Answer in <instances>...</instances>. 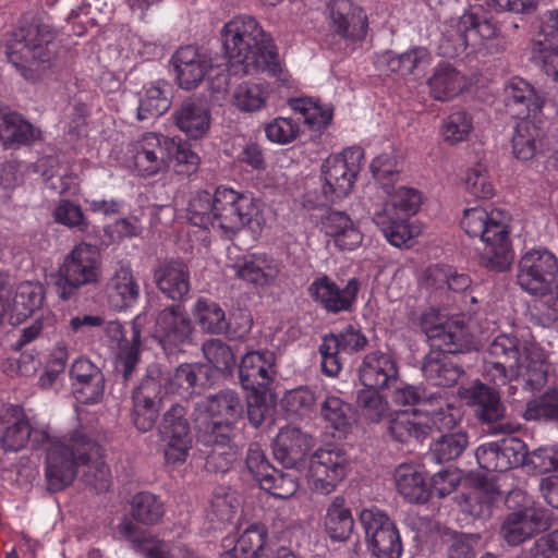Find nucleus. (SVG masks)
<instances>
[{
  "mask_svg": "<svg viewBox=\"0 0 558 558\" xmlns=\"http://www.w3.org/2000/svg\"><path fill=\"white\" fill-rule=\"evenodd\" d=\"M221 38L225 50L222 62L213 58L174 68L181 88H196L209 70L221 66L234 74L266 73L274 77L280 75L282 69L274 40L253 16L233 17L223 26Z\"/></svg>",
  "mask_w": 558,
  "mask_h": 558,
  "instance_id": "1",
  "label": "nucleus"
},
{
  "mask_svg": "<svg viewBox=\"0 0 558 558\" xmlns=\"http://www.w3.org/2000/svg\"><path fill=\"white\" fill-rule=\"evenodd\" d=\"M420 325L430 344L422 363L424 377L434 386H454L465 373L463 365L454 357L475 349L474 337L468 325L462 318L442 322L435 312L424 313Z\"/></svg>",
  "mask_w": 558,
  "mask_h": 558,
  "instance_id": "2",
  "label": "nucleus"
},
{
  "mask_svg": "<svg viewBox=\"0 0 558 558\" xmlns=\"http://www.w3.org/2000/svg\"><path fill=\"white\" fill-rule=\"evenodd\" d=\"M56 48L52 27L36 13L26 12L7 41L5 54L25 80L36 82L50 69Z\"/></svg>",
  "mask_w": 558,
  "mask_h": 558,
  "instance_id": "3",
  "label": "nucleus"
},
{
  "mask_svg": "<svg viewBox=\"0 0 558 558\" xmlns=\"http://www.w3.org/2000/svg\"><path fill=\"white\" fill-rule=\"evenodd\" d=\"M461 228L471 238H478L484 247L478 254V265L492 272L508 270L513 260V251L508 226L497 220L494 213L482 207L465 209Z\"/></svg>",
  "mask_w": 558,
  "mask_h": 558,
  "instance_id": "4",
  "label": "nucleus"
},
{
  "mask_svg": "<svg viewBox=\"0 0 558 558\" xmlns=\"http://www.w3.org/2000/svg\"><path fill=\"white\" fill-rule=\"evenodd\" d=\"M46 456V478L51 492H59L75 478L81 463L97 457L98 442L84 429H77L61 439L51 440Z\"/></svg>",
  "mask_w": 558,
  "mask_h": 558,
  "instance_id": "5",
  "label": "nucleus"
},
{
  "mask_svg": "<svg viewBox=\"0 0 558 558\" xmlns=\"http://www.w3.org/2000/svg\"><path fill=\"white\" fill-rule=\"evenodd\" d=\"M102 277L97 248L85 242L75 245L52 276L57 295L62 301H77L81 291L96 287Z\"/></svg>",
  "mask_w": 558,
  "mask_h": 558,
  "instance_id": "6",
  "label": "nucleus"
},
{
  "mask_svg": "<svg viewBox=\"0 0 558 558\" xmlns=\"http://www.w3.org/2000/svg\"><path fill=\"white\" fill-rule=\"evenodd\" d=\"M463 397L474 409L476 421L487 426V433L512 434L520 428L519 424L507 418V408L496 388L477 380L465 389Z\"/></svg>",
  "mask_w": 558,
  "mask_h": 558,
  "instance_id": "7",
  "label": "nucleus"
},
{
  "mask_svg": "<svg viewBox=\"0 0 558 558\" xmlns=\"http://www.w3.org/2000/svg\"><path fill=\"white\" fill-rule=\"evenodd\" d=\"M359 523L372 558H401L403 545L400 532L386 512L375 507L363 509Z\"/></svg>",
  "mask_w": 558,
  "mask_h": 558,
  "instance_id": "8",
  "label": "nucleus"
},
{
  "mask_svg": "<svg viewBox=\"0 0 558 558\" xmlns=\"http://www.w3.org/2000/svg\"><path fill=\"white\" fill-rule=\"evenodd\" d=\"M305 469L311 490L326 496L331 494L345 478L348 456L342 448L337 446L319 448L310 456Z\"/></svg>",
  "mask_w": 558,
  "mask_h": 558,
  "instance_id": "9",
  "label": "nucleus"
},
{
  "mask_svg": "<svg viewBox=\"0 0 558 558\" xmlns=\"http://www.w3.org/2000/svg\"><path fill=\"white\" fill-rule=\"evenodd\" d=\"M187 410L175 402L162 414L157 425L160 440L165 442V459L170 464L184 463L193 446V435L186 417Z\"/></svg>",
  "mask_w": 558,
  "mask_h": 558,
  "instance_id": "10",
  "label": "nucleus"
},
{
  "mask_svg": "<svg viewBox=\"0 0 558 558\" xmlns=\"http://www.w3.org/2000/svg\"><path fill=\"white\" fill-rule=\"evenodd\" d=\"M557 275L556 256L547 250H532L520 258L517 281L527 293L545 296L553 293Z\"/></svg>",
  "mask_w": 558,
  "mask_h": 558,
  "instance_id": "11",
  "label": "nucleus"
},
{
  "mask_svg": "<svg viewBox=\"0 0 558 558\" xmlns=\"http://www.w3.org/2000/svg\"><path fill=\"white\" fill-rule=\"evenodd\" d=\"M363 157L360 148H349L340 156L327 158L322 166L323 202H335L349 195L359 172Z\"/></svg>",
  "mask_w": 558,
  "mask_h": 558,
  "instance_id": "12",
  "label": "nucleus"
},
{
  "mask_svg": "<svg viewBox=\"0 0 558 558\" xmlns=\"http://www.w3.org/2000/svg\"><path fill=\"white\" fill-rule=\"evenodd\" d=\"M12 287L0 272V325L9 316L10 324H20L39 310L45 300V288L39 282L26 281L17 287L11 303Z\"/></svg>",
  "mask_w": 558,
  "mask_h": 558,
  "instance_id": "13",
  "label": "nucleus"
},
{
  "mask_svg": "<svg viewBox=\"0 0 558 558\" xmlns=\"http://www.w3.org/2000/svg\"><path fill=\"white\" fill-rule=\"evenodd\" d=\"M553 525L551 513L542 508L524 507L505 515L499 537L508 546H519Z\"/></svg>",
  "mask_w": 558,
  "mask_h": 558,
  "instance_id": "14",
  "label": "nucleus"
},
{
  "mask_svg": "<svg viewBox=\"0 0 558 558\" xmlns=\"http://www.w3.org/2000/svg\"><path fill=\"white\" fill-rule=\"evenodd\" d=\"M215 227L225 232L235 233L248 226L258 214L255 199L231 189L216 190Z\"/></svg>",
  "mask_w": 558,
  "mask_h": 558,
  "instance_id": "15",
  "label": "nucleus"
},
{
  "mask_svg": "<svg viewBox=\"0 0 558 558\" xmlns=\"http://www.w3.org/2000/svg\"><path fill=\"white\" fill-rule=\"evenodd\" d=\"M193 323L185 308L171 304L160 310L155 317V337L165 351H182L192 343Z\"/></svg>",
  "mask_w": 558,
  "mask_h": 558,
  "instance_id": "16",
  "label": "nucleus"
},
{
  "mask_svg": "<svg viewBox=\"0 0 558 558\" xmlns=\"http://www.w3.org/2000/svg\"><path fill=\"white\" fill-rule=\"evenodd\" d=\"M475 457L482 469L488 472H506L525 465L527 446L518 437L502 438L481 445Z\"/></svg>",
  "mask_w": 558,
  "mask_h": 558,
  "instance_id": "17",
  "label": "nucleus"
},
{
  "mask_svg": "<svg viewBox=\"0 0 558 558\" xmlns=\"http://www.w3.org/2000/svg\"><path fill=\"white\" fill-rule=\"evenodd\" d=\"M360 290V282L352 278L340 289L327 275L316 278L308 287L310 296L328 313L351 312Z\"/></svg>",
  "mask_w": 558,
  "mask_h": 558,
  "instance_id": "18",
  "label": "nucleus"
},
{
  "mask_svg": "<svg viewBox=\"0 0 558 558\" xmlns=\"http://www.w3.org/2000/svg\"><path fill=\"white\" fill-rule=\"evenodd\" d=\"M314 446L313 437L300 428H281L272 445L275 459L284 469H305L306 457Z\"/></svg>",
  "mask_w": 558,
  "mask_h": 558,
  "instance_id": "19",
  "label": "nucleus"
},
{
  "mask_svg": "<svg viewBox=\"0 0 558 558\" xmlns=\"http://www.w3.org/2000/svg\"><path fill=\"white\" fill-rule=\"evenodd\" d=\"M158 290L173 302L183 303L190 296V269L182 259H166L154 270Z\"/></svg>",
  "mask_w": 558,
  "mask_h": 558,
  "instance_id": "20",
  "label": "nucleus"
},
{
  "mask_svg": "<svg viewBox=\"0 0 558 558\" xmlns=\"http://www.w3.org/2000/svg\"><path fill=\"white\" fill-rule=\"evenodd\" d=\"M276 355L272 351H250L239 365V379L246 391H267L272 381Z\"/></svg>",
  "mask_w": 558,
  "mask_h": 558,
  "instance_id": "21",
  "label": "nucleus"
},
{
  "mask_svg": "<svg viewBox=\"0 0 558 558\" xmlns=\"http://www.w3.org/2000/svg\"><path fill=\"white\" fill-rule=\"evenodd\" d=\"M329 10L331 25L338 35L351 41L365 38L368 22L361 7L351 0H331Z\"/></svg>",
  "mask_w": 558,
  "mask_h": 558,
  "instance_id": "22",
  "label": "nucleus"
},
{
  "mask_svg": "<svg viewBox=\"0 0 558 558\" xmlns=\"http://www.w3.org/2000/svg\"><path fill=\"white\" fill-rule=\"evenodd\" d=\"M504 104L509 116L524 121L542 110L544 98L525 80L512 77L504 87Z\"/></svg>",
  "mask_w": 558,
  "mask_h": 558,
  "instance_id": "23",
  "label": "nucleus"
},
{
  "mask_svg": "<svg viewBox=\"0 0 558 558\" xmlns=\"http://www.w3.org/2000/svg\"><path fill=\"white\" fill-rule=\"evenodd\" d=\"M147 315L141 313L136 315L125 328V335L120 351L116 357V373L121 376L123 383H128L132 377L142 353V335L147 325Z\"/></svg>",
  "mask_w": 558,
  "mask_h": 558,
  "instance_id": "24",
  "label": "nucleus"
},
{
  "mask_svg": "<svg viewBox=\"0 0 558 558\" xmlns=\"http://www.w3.org/2000/svg\"><path fill=\"white\" fill-rule=\"evenodd\" d=\"M235 276L256 287H269L280 274V264L265 253L251 254L233 265Z\"/></svg>",
  "mask_w": 558,
  "mask_h": 558,
  "instance_id": "25",
  "label": "nucleus"
},
{
  "mask_svg": "<svg viewBox=\"0 0 558 558\" xmlns=\"http://www.w3.org/2000/svg\"><path fill=\"white\" fill-rule=\"evenodd\" d=\"M361 384L367 388L385 389L398 379V368L391 355L375 351L366 354L359 367Z\"/></svg>",
  "mask_w": 558,
  "mask_h": 558,
  "instance_id": "26",
  "label": "nucleus"
},
{
  "mask_svg": "<svg viewBox=\"0 0 558 558\" xmlns=\"http://www.w3.org/2000/svg\"><path fill=\"white\" fill-rule=\"evenodd\" d=\"M211 377V366L206 363H182L165 378V389L172 393H193L197 388H207Z\"/></svg>",
  "mask_w": 558,
  "mask_h": 558,
  "instance_id": "27",
  "label": "nucleus"
},
{
  "mask_svg": "<svg viewBox=\"0 0 558 558\" xmlns=\"http://www.w3.org/2000/svg\"><path fill=\"white\" fill-rule=\"evenodd\" d=\"M477 13L473 11L465 12L457 23V29L453 33L444 35L439 50L444 57L454 58L464 52L469 46L473 48L483 45L480 34H477Z\"/></svg>",
  "mask_w": 558,
  "mask_h": 558,
  "instance_id": "28",
  "label": "nucleus"
},
{
  "mask_svg": "<svg viewBox=\"0 0 558 558\" xmlns=\"http://www.w3.org/2000/svg\"><path fill=\"white\" fill-rule=\"evenodd\" d=\"M173 120L190 138L198 140L210 128V110L202 100L187 98L174 110Z\"/></svg>",
  "mask_w": 558,
  "mask_h": 558,
  "instance_id": "29",
  "label": "nucleus"
},
{
  "mask_svg": "<svg viewBox=\"0 0 558 558\" xmlns=\"http://www.w3.org/2000/svg\"><path fill=\"white\" fill-rule=\"evenodd\" d=\"M322 229L340 250L352 251L361 245L363 234L344 211L330 210L322 218Z\"/></svg>",
  "mask_w": 558,
  "mask_h": 558,
  "instance_id": "30",
  "label": "nucleus"
},
{
  "mask_svg": "<svg viewBox=\"0 0 558 558\" xmlns=\"http://www.w3.org/2000/svg\"><path fill=\"white\" fill-rule=\"evenodd\" d=\"M165 138L156 134L144 137L141 148L134 155V166L141 175L150 177L168 167V145Z\"/></svg>",
  "mask_w": 558,
  "mask_h": 558,
  "instance_id": "31",
  "label": "nucleus"
},
{
  "mask_svg": "<svg viewBox=\"0 0 558 558\" xmlns=\"http://www.w3.org/2000/svg\"><path fill=\"white\" fill-rule=\"evenodd\" d=\"M234 422L218 418L204 420L196 429V446L201 452L210 449H227L233 446Z\"/></svg>",
  "mask_w": 558,
  "mask_h": 558,
  "instance_id": "32",
  "label": "nucleus"
},
{
  "mask_svg": "<svg viewBox=\"0 0 558 558\" xmlns=\"http://www.w3.org/2000/svg\"><path fill=\"white\" fill-rule=\"evenodd\" d=\"M398 492L411 504H425L430 499L425 476L413 464H400L395 470Z\"/></svg>",
  "mask_w": 558,
  "mask_h": 558,
  "instance_id": "33",
  "label": "nucleus"
},
{
  "mask_svg": "<svg viewBox=\"0 0 558 558\" xmlns=\"http://www.w3.org/2000/svg\"><path fill=\"white\" fill-rule=\"evenodd\" d=\"M32 441L34 448L49 441L45 430L32 429L27 421H15L10 425L0 423V445L4 451H19Z\"/></svg>",
  "mask_w": 558,
  "mask_h": 558,
  "instance_id": "34",
  "label": "nucleus"
},
{
  "mask_svg": "<svg viewBox=\"0 0 558 558\" xmlns=\"http://www.w3.org/2000/svg\"><path fill=\"white\" fill-rule=\"evenodd\" d=\"M107 299L114 311L131 307L140 296V287L129 269H120L107 282Z\"/></svg>",
  "mask_w": 558,
  "mask_h": 558,
  "instance_id": "35",
  "label": "nucleus"
},
{
  "mask_svg": "<svg viewBox=\"0 0 558 558\" xmlns=\"http://www.w3.org/2000/svg\"><path fill=\"white\" fill-rule=\"evenodd\" d=\"M39 135L40 131L17 112L3 113L0 118V142L7 148L31 145Z\"/></svg>",
  "mask_w": 558,
  "mask_h": 558,
  "instance_id": "36",
  "label": "nucleus"
},
{
  "mask_svg": "<svg viewBox=\"0 0 558 558\" xmlns=\"http://www.w3.org/2000/svg\"><path fill=\"white\" fill-rule=\"evenodd\" d=\"M326 534L336 542H345L354 529L351 509L342 496H336L326 508L324 517Z\"/></svg>",
  "mask_w": 558,
  "mask_h": 558,
  "instance_id": "37",
  "label": "nucleus"
},
{
  "mask_svg": "<svg viewBox=\"0 0 558 558\" xmlns=\"http://www.w3.org/2000/svg\"><path fill=\"white\" fill-rule=\"evenodd\" d=\"M417 411L412 415L409 413H398L389 421L387 432L391 439L402 445H410L413 440L422 442L432 433L428 423L416 420Z\"/></svg>",
  "mask_w": 558,
  "mask_h": 558,
  "instance_id": "38",
  "label": "nucleus"
},
{
  "mask_svg": "<svg viewBox=\"0 0 558 558\" xmlns=\"http://www.w3.org/2000/svg\"><path fill=\"white\" fill-rule=\"evenodd\" d=\"M192 314L204 333L220 336L226 335L230 329L225 310L206 298L197 299Z\"/></svg>",
  "mask_w": 558,
  "mask_h": 558,
  "instance_id": "39",
  "label": "nucleus"
},
{
  "mask_svg": "<svg viewBox=\"0 0 558 558\" xmlns=\"http://www.w3.org/2000/svg\"><path fill=\"white\" fill-rule=\"evenodd\" d=\"M464 83V76L447 62L440 63L428 80L430 95L439 101H448L460 94Z\"/></svg>",
  "mask_w": 558,
  "mask_h": 558,
  "instance_id": "40",
  "label": "nucleus"
},
{
  "mask_svg": "<svg viewBox=\"0 0 558 558\" xmlns=\"http://www.w3.org/2000/svg\"><path fill=\"white\" fill-rule=\"evenodd\" d=\"M470 436L463 428L449 434H440L429 446L430 457L438 463L458 460L469 448Z\"/></svg>",
  "mask_w": 558,
  "mask_h": 558,
  "instance_id": "41",
  "label": "nucleus"
},
{
  "mask_svg": "<svg viewBox=\"0 0 558 558\" xmlns=\"http://www.w3.org/2000/svg\"><path fill=\"white\" fill-rule=\"evenodd\" d=\"M533 348L527 342L520 341L515 336L499 335L488 345L487 355L520 368L523 365L524 355Z\"/></svg>",
  "mask_w": 558,
  "mask_h": 558,
  "instance_id": "42",
  "label": "nucleus"
},
{
  "mask_svg": "<svg viewBox=\"0 0 558 558\" xmlns=\"http://www.w3.org/2000/svg\"><path fill=\"white\" fill-rule=\"evenodd\" d=\"M266 538V527L263 524H252L223 553V558H257L263 555Z\"/></svg>",
  "mask_w": 558,
  "mask_h": 558,
  "instance_id": "43",
  "label": "nucleus"
},
{
  "mask_svg": "<svg viewBox=\"0 0 558 558\" xmlns=\"http://www.w3.org/2000/svg\"><path fill=\"white\" fill-rule=\"evenodd\" d=\"M526 421L544 420L558 424V391L548 389L541 397L527 401L523 413ZM554 453L551 459L555 461L554 471H558V447H551Z\"/></svg>",
  "mask_w": 558,
  "mask_h": 558,
  "instance_id": "44",
  "label": "nucleus"
},
{
  "mask_svg": "<svg viewBox=\"0 0 558 558\" xmlns=\"http://www.w3.org/2000/svg\"><path fill=\"white\" fill-rule=\"evenodd\" d=\"M520 380L523 381V388L531 392L539 391L547 383V366L538 349L533 348L524 355L520 374H515V381Z\"/></svg>",
  "mask_w": 558,
  "mask_h": 558,
  "instance_id": "45",
  "label": "nucleus"
},
{
  "mask_svg": "<svg viewBox=\"0 0 558 558\" xmlns=\"http://www.w3.org/2000/svg\"><path fill=\"white\" fill-rule=\"evenodd\" d=\"M205 409L210 414V418L225 417L223 421L234 423L243 413L241 398L231 389H225L215 395H209L206 398Z\"/></svg>",
  "mask_w": 558,
  "mask_h": 558,
  "instance_id": "46",
  "label": "nucleus"
},
{
  "mask_svg": "<svg viewBox=\"0 0 558 558\" xmlns=\"http://www.w3.org/2000/svg\"><path fill=\"white\" fill-rule=\"evenodd\" d=\"M322 417L341 434H347L354 422V412L351 404L336 396H328L320 403Z\"/></svg>",
  "mask_w": 558,
  "mask_h": 558,
  "instance_id": "47",
  "label": "nucleus"
},
{
  "mask_svg": "<svg viewBox=\"0 0 558 558\" xmlns=\"http://www.w3.org/2000/svg\"><path fill=\"white\" fill-rule=\"evenodd\" d=\"M299 469L279 470L274 468L267 477L260 481L259 487L280 499L292 497L299 489Z\"/></svg>",
  "mask_w": 558,
  "mask_h": 558,
  "instance_id": "48",
  "label": "nucleus"
},
{
  "mask_svg": "<svg viewBox=\"0 0 558 558\" xmlns=\"http://www.w3.org/2000/svg\"><path fill=\"white\" fill-rule=\"evenodd\" d=\"M207 364L225 376H232L236 366L235 355L230 345L221 339L213 338L202 344Z\"/></svg>",
  "mask_w": 558,
  "mask_h": 558,
  "instance_id": "49",
  "label": "nucleus"
},
{
  "mask_svg": "<svg viewBox=\"0 0 558 558\" xmlns=\"http://www.w3.org/2000/svg\"><path fill=\"white\" fill-rule=\"evenodd\" d=\"M373 221L380 228L387 241L396 247L411 246L412 233L404 219L393 218L387 209L374 215Z\"/></svg>",
  "mask_w": 558,
  "mask_h": 558,
  "instance_id": "50",
  "label": "nucleus"
},
{
  "mask_svg": "<svg viewBox=\"0 0 558 558\" xmlns=\"http://www.w3.org/2000/svg\"><path fill=\"white\" fill-rule=\"evenodd\" d=\"M82 475L81 480L86 488L100 494L107 492L111 484V474L108 465L104 462L100 446L98 445V454L87 459L86 462L81 463Z\"/></svg>",
  "mask_w": 558,
  "mask_h": 558,
  "instance_id": "51",
  "label": "nucleus"
},
{
  "mask_svg": "<svg viewBox=\"0 0 558 558\" xmlns=\"http://www.w3.org/2000/svg\"><path fill=\"white\" fill-rule=\"evenodd\" d=\"M216 193L213 195L207 191H198L190 199L187 207V219L192 225L208 229L215 227Z\"/></svg>",
  "mask_w": 558,
  "mask_h": 558,
  "instance_id": "52",
  "label": "nucleus"
},
{
  "mask_svg": "<svg viewBox=\"0 0 558 558\" xmlns=\"http://www.w3.org/2000/svg\"><path fill=\"white\" fill-rule=\"evenodd\" d=\"M133 519L145 525H154L163 517L165 509L161 500L148 492L137 493L131 502Z\"/></svg>",
  "mask_w": 558,
  "mask_h": 558,
  "instance_id": "53",
  "label": "nucleus"
},
{
  "mask_svg": "<svg viewBox=\"0 0 558 558\" xmlns=\"http://www.w3.org/2000/svg\"><path fill=\"white\" fill-rule=\"evenodd\" d=\"M500 498L501 492L494 485L476 488L465 499L468 512L475 519L486 521L493 515V508Z\"/></svg>",
  "mask_w": 558,
  "mask_h": 558,
  "instance_id": "54",
  "label": "nucleus"
},
{
  "mask_svg": "<svg viewBox=\"0 0 558 558\" xmlns=\"http://www.w3.org/2000/svg\"><path fill=\"white\" fill-rule=\"evenodd\" d=\"M168 145V163L173 161L175 173L181 175H191L198 169L201 158L191 149L187 142L165 138Z\"/></svg>",
  "mask_w": 558,
  "mask_h": 558,
  "instance_id": "55",
  "label": "nucleus"
},
{
  "mask_svg": "<svg viewBox=\"0 0 558 558\" xmlns=\"http://www.w3.org/2000/svg\"><path fill=\"white\" fill-rule=\"evenodd\" d=\"M167 392L160 368L151 366L147 368L140 385L133 389L132 399H140L162 407L163 397Z\"/></svg>",
  "mask_w": 558,
  "mask_h": 558,
  "instance_id": "56",
  "label": "nucleus"
},
{
  "mask_svg": "<svg viewBox=\"0 0 558 558\" xmlns=\"http://www.w3.org/2000/svg\"><path fill=\"white\" fill-rule=\"evenodd\" d=\"M537 130L529 121L517 124L512 136V153L517 159L531 160L539 150L541 142L537 141Z\"/></svg>",
  "mask_w": 558,
  "mask_h": 558,
  "instance_id": "57",
  "label": "nucleus"
},
{
  "mask_svg": "<svg viewBox=\"0 0 558 558\" xmlns=\"http://www.w3.org/2000/svg\"><path fill=\"white\" fill-rule=\"evenodd\" d=\"M233 105L243 112L262 109L268 98L267 88L263 84L243 82L233 92Z\"/></svg>",
  "mask_w": 558,
  "mask_h": 558,
  "instance_id": "58",
  "label": "nucleus"
},
{
  "mask_svg": "<svg viewBox=\"0 0 558 558\" xmlns=\"http://www.w3.org/2000/svg\"><path fill=\"white\" fill-rule=\"evenodd\" d=\"M168 94V90H165L160 84L147 88L145 97L140 101L137 119L145 120L166 113L171 105Z\"/></svg>",
  "mask_w": 558,
  "mask_h": 558,
  "instance_id": "59",
  "label": "nucleus"
},
{
  "mask_svg": "<svg viewBox=\"0 0 558 558\" xmlns=\"http://www.w3.org/2000/svg\"><path fill=\"white\" fill-rule=\"evenodd\" d=\"M371 171L385 192L390 194L400 174L397 157L387 153L378 155L371 163Z\"/></svg>",
  "mask_w": 558,
  "mask_h": 558,
  "instance_id": "60",
  "label": "nucleus"
},
{
  "mask_svg": "<svg viewBox=\"0 0 558 558\" xmlns=\"http://www.w3.org/2000/svg\"><path fill=\"white\" fill-rule=\"evenodd\" d=\"M558 52V9L549 12L538 39L533 41L531 57Z\"/></svg>",
  "mask_w": 558,
  "mask_h": 558,
  "instance_id": "61",
  "label": "nucleus"
},
{
  "mask_svg": "<svg viewBox=\"0 0 558 558\" xmlns=\"http://www.w3.org/2000/svg\"><path fill=\"white\" fill-rule=\"evenodd\" d=\"M439 399L437 393L429 392L423 385L407 384L396 388L392 393V402L399 407L434 404Z\"/></svg>",
  "mask_w": 558,
  "mask_h": 558,
  "instance_id": "62",
  "label": "nucleus"
},
{
  "mask_svg": "<svg viewBox=\"0 0 558 558\" xmlns=\"http://www.w3.org/2000/svg\"><path fill=\"white\" fill-rule=\"evenodd\" d=\"M162 407L151 402L132 399V409L130 413L131 422L141 433L151 430L159 417Z\"/></svg>",
  "mask_w": 558,
  "mask_h": 558,
  "instance_id": "63",
  "label": "nucleus"
},
{
  "mask_svg": "<svg viewBox=\"0 0 558 558\" xmlns=\"http://www.w3.org/2000/svg\"><path fill=\"white\" fill-rule=\"evenodd\" d=\"M379 390L364 387L356 395L357 405L363 410L364 415L373 422H379L387 411V402L379 395Z\"/></svg>",
  "mask_w": 558,
  "mask_h": 558,
  "instance_id": "64",
  "label": "nucleus"
}]
</instances>
